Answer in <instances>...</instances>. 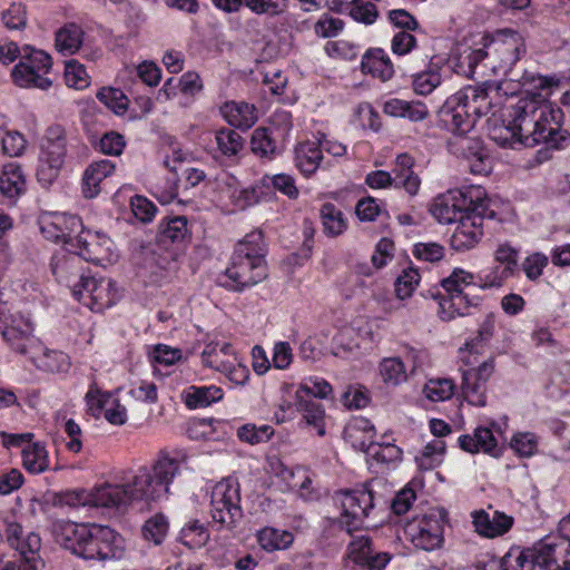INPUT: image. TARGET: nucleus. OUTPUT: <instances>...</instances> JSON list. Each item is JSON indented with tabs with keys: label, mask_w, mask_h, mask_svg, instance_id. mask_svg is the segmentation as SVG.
I'll return each mask as SVG.
<instances>
[{
	"label": "nucleus",
	"mask_w": 570,
	"mask_h": 570,
	"mask_svg": "<svg viewBox=\"0 0 570 570\" xmlns=\"http://www.w3.org/2000/svg\"><path fill=\"white\" fill-rule=\"evenodd\" d=\"M344 28L343 20L324 13L315 23L314 31L322 38H334Z\"/></svg>",
	"instance_id": "nucleus-60"
},
{
	"label": "nucleus",
	"mask_w": 570,
	"mask_h": 570,
	"mask_svg": "<svg viewBox=\"0 0 570 570\" xmlns=\"http://www.w3.org/2000/svg\"><path fill=\"white\" fill-rule=\"evenodd\" d=\"M332 393V386L323 379H309L296 391V399H325Z\"/></svg>",
	"instance_id": "nucleus-49"
},
{
	"label": "nucleus",
	"mask_w": 570,
	"mask_h": 570,
	"mask_svg": "<svg viewBox=\"0 0 570 570\" xmlns=\"http://www.w3.org/2000/svg\"><path fill=\"white\" fill-rule=\"evenodd\" d=\"M337 500L342 508L338 522L348 534H352L353 531L363 527H368L370 524L366 523V519L374 514L380 503L374 492L366 487L351 491H342L337 493Z\"/></svg>",
	"instance_id": "nucleus-8"
},
{
	"label": "nucleus",
	"mask_w": 570,
	"mask_h": 570,
	"mask_svg": "<svg viewBox=\"0 0 570 570\" xmlns=\"http://www.w3.org/2000/svg\"><path fill=\"white\" fill-rule=\"evenodd\" d=\"M454 383L449 379L431 380L424 387L425 396L433 402L451 399L454 393Z\"/></svg>",
	"instance_id": "nucleus-53"
},
{
	"label": "nucleus",
	"mask_w": 570,
	"mask_h": 570,
	"mask_svg": "<svg viewBox=\"0 0 570 570\" xmlns=\"http://www.w3.org/2000/svg\"><path fill=\"white\" fill-rule=\"evenodd\" d=\"M3 535L8 544L18 551L21 560L29 566V570H40L47 566L39 534L29 532L24 537L21 524L14 521H6Z\"/></svg>",
	"instance_id": "nucleus-14"
},
{
	"label": "nucleus",
	"mask_w": 570,
	"mask_h": 570,
	"mask_svg": "<svg viewBox=\"0 0 570 570\" xmlns=\"http://www.w3.org/2000/svg\"><path fill=\"white\" fill-rule=\"evenodd\" d=\"M109 244L110 240L106 237H100L89 230H81L79 235L75 236L73 246L70 250L77 254L81 262L101 264L107 258Z\"/></svg>",
	"instance_id": "nucleus-20"
},
{
	"label": "nucleus",
	"mask_w": 570,
	"mask_h": 570,
	"mask_svg": "<svg viewBox=\"0 0 570 570\" xmlns=\"http://www.w3.org/2000/svg\"><path fill=\"white\" fill-rule=\"evenodd\" d=\"M22 461L28 472L39 474L48 469V452L39 442L28 444L22 450Z\"/></svg>",
	"instance_id": "nucleus-37"
},
{
	"label": "nucleus",
	"mask_w": 570,
	"mask_h": 570,
	"mask_svg": "<svg viewBox=\"0 0 570 570\" xmlns=\"http://www.w3.org/2000/svg\"><path fill=\"white\" fill-rule=\"evenodd\" d=\"M289 0H244V4L256 14L276 17L284 13Z\"/></svg>",
	"instance_id": "nucleus-48"
},
{
	"label": "nucleus",
	"mask_w": 570,
	"mask_h": 570,
	"mask_svg": "<svg viewBox=\"0 0 570 570\" xmlns=\"http://www.w3.org/2000/svg\"><path fill=\"white\" fill-rule=\"evenodd\" d=\"M65 79L69 87L76 89H83L89 85L85 67L76 60L66 63Z\"/></svg>",
	"instance_id": "nucleus-58"
},
{
	"label": "nucleus",
	"mask_w": 570,
	"mask_h": 570,
	"mask_svg": "<svg viewBox=\"0 0 570 570\" xmlns=\"http://www.w3.org/2000/svg\"><path fill=\"white\" fill-rule=\"evenodd\" d=\"M273 434L274 429L267 424L261 426H256L255 424H244L237 431L239 440L252 445L267 442Z\"/></svg>",
	"instance_id": "nucleus-47"
},
{
	"label": "nucleus",
	"mask_w": 570,
	"mask_h": 570,
	"mask_svg": "<svg viewBox=\"0 0 570 570\" xmlns=\"http://www.w3.org/2000/svg\"><path fill=\"white\" fill-rule=\"evenodd\" d=\"M83 31L75 23L66 24L56 33V47L65 55H73L82 45Z\"/></svg>",
	"instance_id": "nucleus-35"
},
{
	"label": "nucleus",
	"mask_w": 570,
	"mask_h": 570,
	"mask_svg": "<svg viewBox=\"0 0 570 570\" xmlns=\"http://www.w3.org/2000/svg\"><path fill=\"white\" fill-rule=\"evenodd\" d=\"M97 98L117 115H122L128 109L129 99L120 89L101 88L97 92Z\"/></svg>",
	"instance_id": "nucleus-46"
},
{
	"label": "nucleus",
	"mask_w": 570,
	"mask_h": 570,
	"mask_svg": "<svg viewBox=\"0 0 570 570\" xmlns=\"http://www.w3.org/2000/svg\"><path fill=\"white\" fill-rule=\"evenodd\" d=\"M50 265L57 281L69 287L72 295L80 301L83 297L80 284L87 277L82 271L80 257L68 249V252L55 254Z\"/></svg>",
	"instance_id": "nucleus-15"
},
{
	"label": "nucleus",
	"mask_w": 570,
	"mask_h": 570,
	"mask_svg": "<svg viewBox=\"0 0 570 570\" xmlns=\"http://www.w3.org/2000/svg\"><path fill=\"white\" fill-rule=\"evenodd\" d=\"M472 517L476 532L488 538L503 535L513 525V518L499 511L490 514L484 510H479L473 512Z\"/></svg>",
	"instance_id": "nucleus-22"
},
{
	"label": "nucleus",
	"mask_w": 570,
	"mask_h": 570,
	"mask_svg": "<svg viewBox=\"0 0 570 570\" xmlns=\"http://www.w3.org/2000/svg\"><path fill=\"white\" fill-rule=\"evenodd\" d=\"M499 35L505 36V39H493L488 48L491 50V56H498L501 60V68H511L520 58V53L524 49L519 43V35L512 30H505Z\"/></svg>",
	"instance_id": "nucleus-24"
},
{
	"label": "nucleus",
	"mask_w": 570,
	"mask_h": 570,
	"mask_svg": "<svg viewBox=\"0 0 570 570\" xmlns=\"http://www.w3.org/2000/svg\"><path fill=\"white\" fill-rule=\"evenodd\" d=\"M474 276L460 268H455L452 274L441 281L442 287L446 292V297L440 301L439 314L443 321H451L456 316H463L473 303L469 299L464 287L473 283Z\"/></svg>",
	"instance_id": "nucleus-11"
},
{
	"label": "nucleus",
	"mask_w": 570,
	"mask_h": 570,
	"mask_svg": "<svg viewBox=\"0 0 570 570\" xmlns=\"http://www.w3.org/2000/svg\"><path fill=\"white\" fill-rule=\"evenodd\" d=\"M537 446V436L530 432L517 433L511 440V448L521 456L533 455Z\"/></svg>",
	"instance_id": "nucleus-63"
},
{
	"label": "nucleus",
	"mask_w": 570,
	"mask_h": 570,
	"mask_svg": "<svg viewBox=\"0 0 570 570\" xmlns=\"http://www.w3.org/2000/svg\"><path fill=\"white\" fill-rule=\"evenodd\" d=\"M490 200L479 203L472 212L461 215L451 236V247L456 252H466L475 247L483 236V219L494 218L495 212L489 207Z\"/></svg>",
	"instance_id": "nucleus-13"
},
{
	"label": "nucleus",
	"mask_w": 570,
	"mask_h": 570,
	"mask_svg": "<svg viewBox=\"0 0 570 570\" xmlns=\"http://www.w3.org/2000/svg\"><path fill=\"white\" fill-rule=\"evenodd\" d=\"M487 199L485 191L481 187L449 190L433 199L430 213L439 223L452 224L459 222L461 215L472 212V207Z\"/></svg>",
	"instance_id": "nucleus-7"
},
{
	"label": "nucleus",
	"mask_w": 570,
	"mask_h": 570,
	"mask_svg": "<svg viewBox=\"0 0 570 570\" xmlns=\"http://www.w3.org/2000/svg\"><path fill=\"white\" fill-rule=\"evenodd\" d=\"M163 239L171 243H180L188 235L187 219L184 216H175L163 222L159 227Z\"/></svg>",
	"instance_id": "nucleus-45"
},
{
	"label": "nucleus",
	"mask_w": 570,
	"mask_h": 570,
	"mask_svg": "<svg viewBox=\"0 0 570 570\" xmlns=\"http://www.w3.org/2000/svg\"><path fill=\"white\" fill-rule=\"evenodd\" d=\"M114 283L109 278H99L87 276L80 284L83 291V297L80 299L90 309L101 312L115 304L116 292L112 288Z\"/></svg>",
	"instance_id": "nucleus-17"
},
{
	"label": "nucleus",
	"mask_w": 570,
	"mask_h": 570,
	"mask_svg": "<svg viewBox=\"0 0 570 570\" xmlns=\"http://www.w3.org/2000/svg\"><path fill=\"white\" fill-rule=\"evenodd\" d=\"M265 245L259 230L248 233L240 240L232 255L230 264L226 268V276L233 284L234 291L256 285L267 276L265 264Z\"/></svg>",
	"instance_id": "nucleus-5"
},
{
	"label": "nucleus",
	"mask_w": 570,
	"mask_h": 570,
	"mask_svg": "<svg viewBox=\"0 0 570 570\" xmlns=\"http://www.w3.org/2000/svg\"><path fill=\"white\" fill-rule=\"evenodd\" d=\"M439 117L445 128L458 135L459 140L455 144L462 156L468 159H475L470 166L471 171L474 174L485 173L484 158L487 156L481 142L476 139L464 137L473 128L476 119L471 115L466 105L459 101L456 94L446 99L439 110Z\"/></svg>",
	"instance_id": "nucleus-6"
},
{
	"label": "nucleus",
	"mask_w": 570,
	"mask_h": 570,
	"mask_svg": "<svg viewBox=\"0 0 570 570\" xmlns=\"http://www.w3.org/2000/svg\"><path fill=\"white\" fill-rule=\"evenodd\" d=\"M348 558L360 567L367 570H382L391 560V554L376 552L372 547V540L367 535L355 537L348 544Z\"/></svg>",
	"instance_id": "nucleus-18"
},
{
	"label": "nucleus",
	"mask_w": 570,
	"mask_h": 570,
	"mask_svg": "<svg viewBox=\"0 0 570 570\" xmlns=\"http://www.w3.org/2000/svg\"><path fill=\"white\" fill-rule=\"evenodd\" d=\"M518 250L509 244H501L495 250V261L504 264L505 266L500 272V275L495 272L493 276H487V285L494 287L501 286L503 281L510 277L517 267L518 263Z\"/></svg>",
	"instance_id": "nucleus-31"
},
{
	"label": "nucleus",
	"mask_w": 570,
	"mask_h": 570,
	"mask_svg": "<svg viewBox=\"0 0 570 570\" xmlns=\"http://www.w3.org/2000/svg\"><path fill=\"white\" fill-rule=\"evenodd\" d=\"M379 370L383 382L390 386H397L407 379L405 365L399 357L383 358Z\"/></svg>",
	"instance_id": "nucleus-40"
},
{
	"label": "nucleus",
	"mask_w": 570,
	"mask_h": 570,
	"mask_svg": "<svg viewBox=\"0 0 570 570\" xmlns=\"http://www.w3.org/2000/svg\"><path fill=\"white\" fill-rule=\"evenodd\" d=\"M441 83V76L435 70L421 71L413 75V89L417 95H429Z\"/></svg>",
	"instance_id": "nucleus-55"
},
{
	"label": "nucleus",
	"mask_w": 570,
	"mask_h": 570,
	"mask_svg": "<svg viewBox=\"0 0 570 570\" xmlns=\"http://www.w3.org/2000/svg\"><path fill=\"white\" fill-rule=\"evenodd\" d=\"M86 402L89 413L95 417H99L111 402V395L101 393L96 384H91L86 394Z\"/></svg>",
	"instance_id": "nucleus-56"
},
{
	"label": "nucleus",
	"mask_w": 570,
	"mask_h": 570,
	"mask_svg": "<svg viewBox=\"0 0 570 570\" xmlns=\"http://www.w3.org/2000/svg\"><path fill=\"white\" fill-rule=\"evenodd\" d=\"M220 112L225 120L233 127L249 129L257 121L256 108L247 102H226Z\"/></svg>",
	"instance_id": "nucleus-26"
},
{
	"label": "nucleus",
	"mask_w": 570,
	"mask_h": 570,
	"mask_svg": "<svg viewBox=\"0 0 570 570\" xmlns=\"http://www.w3.org/2000/svg\"><path fill=\"white\" fill-rule=\"evenodd\" d=\"M366 453L377 462L393 463L401 461L403 452L390 441H382L380 443L371 442Z\"/></svg>",
	"instance_id": "nucleus-43"
},
{
	"label": "nucleus",
	"mask_w": 570,
	"mask_h": 570,
	"mask_svg": "<svg viewBox=\"0 0 570 570\" xmlns=\"http://www.w3.org/2000/svg\"><path fill=\"white\" fill-rule=\"evenodd\" d=\"M563 112L554 104L540 97L525 96L514 105L505 106L501 114L502 127L494 128L492 139L502 147L521 144L533 147L544 144L560 149L570 140L562 130Z\"/></svg>",
	"instance_id": "nucleus-1"
},
{
	"label": "nucleus",
	"mask_w": 570,
	"mask_h": 570,
	"mask_svg": "<svg viewBox=\"0 0 570 570\" xmlns=\"http://www.w3.org/2000/svg\"><path fill=\"white\" fill-rule=\"evenodd\" d=\"M444 450V442L434 440L424 446L421 455L416 456L415 460L421 469H432L438 462V456L442 455Z\"/></svg>",
	"instance_id": "nucleus-57"
},
{
	"label": "nucleus",
	"mask_w": 570,
	"mask_h": 570,
	"mask_svg": "<svg viewBox=\"0 0 570 570\" xmlns=\"http://www.w3.org/2000/svg\"><path fill=\"white\" fill-rule=\"evenodd\" d=\"M296 406L298 411L303 412V419L308 425L317 429V434L323 436L324 429V407L321 403L313 399H296Z\"/></svg>",
	"instance_id": "nucleus-39"
},
{
	"label": "nucleus",
	"mask_w": 570,
	"mask_h": 570,
	"mask_svg": "<svg viewBox=\"0 0 570 570\" xmlns=\"http://www.w3.org/2000/svg\"><path fill=\"white\" fill-rule=\"evenodd\" d=\"M218 149L224 156H236L244 147V139L234 129L223 128L216 132Z\"/></svg>",
	"instance_id": "nucleus-42"
},
{
	"label": "nucleus",
	"mask_w": 570,
	"mask_h": 570,
	"mask_svg": "<svg viewBox=\"0 0 570 570\" xmlns=\"http://www.w3.org/2000/svg\"><path fill=\"white\" fill-rule=\"evenodd\" d=\"M53 535L63 549L85 560H119L125 556L122 538L108 525L61 522L55 524Z\"/></svg>",
	"instance_id": "nucleus-3"
},
{
	"label": "nucleus",
	"mask_w": 570,
	"mask_h": 570,
	"mask_svg": "<svg viewBox=\"0 0 570 570\" xmlns=\"http://www.w3.org/2000/svg\"><path fill=\"white\" fill-rule=\"evenodd\" d=\"M115 168V164L107 159L90 164L82 175L83 196L88 199L97 197L101 190V181L112 175Z\"/></svg>",
	"instance_id": "nucleus-25"
},
{
	"label": "nucleus",
	"mask_w": 570,
	"mask_h": 570,
	"mask_svg": "<svg viewBox=\"0 0 570 570\" xmlns=\"http://www.w3.org/2000/svg\"><path fill=\"white\" fill-rule=\"evenodd\" d=\"M210 514L215 522L233 528L243 518L239 485L232 479H224L212 490Z\"/></svg>",
	"instance_id": "nucleus-10"
},
{
	"label": "nucleus",
	"mask_w": 570,
	"mask_h": 570,
	"mask_svg": "<svg viewBox=\"0 0 570 570\" xmlns=\"http://www.w3.org/2000/svg\"><path fill=\"white\" fill-rule=\"evenodd\" d=\"M419 282L420 274L417 269L413 267L404 269L395 282V293L397 297L401 299L410 297L419 285Z\"/></svg>",
	"instance_id": "nucleus-54"
},
{
	"label": "nucleus",
	"mask_w": 570,
	"mask_h": 570,
	"mask_svg": "<svg viewBox=\"0 0 570 570\" xmlns=\"http://www.w3.org/2000/svg\"><path fill=\"white\" fill-rule=\"evenodd\" d=\"M363 73H371L382 81L390 80L394 75L393 63L383 49H372L364 53L361 62Z\"/></svg>",
	"instance_id": "nucleus-27"
},
{
	"label": "nucleus",
	"mask_w": 570,
	"mask_h": 570,
	"mask_svg": "<svg viewBox=\"0 0 570 570\" xmlns=\"http://www.w3.org/2000/svg\"><path fill=\"white\" fill-rule=\"evenodd\" d=\"M250 148L255 155L272 158L278 153L276 141L267 128H256L252 135Z\"/></svg>",
	"instance_id": "nucleus-41"
},
{
	"label": "nucleus",
	"mask_w": 570,
	"mask_h": 570,
	"mask_svg": "<svg viewBox=\"0 0 570 570\" xmlns=\"http://www.w3.org/2000/svg\"><path fill=\"white\" fill-rule=\"evenodd\" d=\"M67 155L66 130L60 125H52L46 130L41 145L40 164L37 169L39 183L43 186L57 179Z\"/></svg>",
	"instance_id": "nucleus-9"
},
{
	"label": "nucleus",
	"mask_w": 570,
	"mask_h": 570,
	"mask_svg": "<svg viewBox=\"0 0 570 570\" xmlns=\"http://www.w3.org/2000/svg\"><path fill=\"white\" fill-rule=\"evenodd\" d=\"M21 60L12 70V77L20 87L48 89L51 81L45 77L51 68V58L42 50L26 46Z\"/></svg>",
	"instance_id": "nucleus-12"
},
{
	"label": "nucleus",
	"mask_w": 570,
	"mask_h": 570,
	"mask_svg": "<svg viewBox=\"0 0 570 570\" xmlns=\"http://www.w3.org/2000/svg\"><path fill=\"white\" fill-rule=\"evenodd\" d=\"M39 370L50 373L67 372L70 367L69 356L56 350L43 348L32 362Z\"/></svg>",
	"instance_id": "nucleus-34"
},
{
	"label": "nucleus",
	"mask_w": 570,
	"mask_h": 570,
	"mask_svg": "<svg viewBox=\"0 0 570 570\" xmlns=\"http://www.w3.org/2000/svg\"><path fill=\"white\" fill-rule=\"evenodd\" d=\"M413 158L407 154H402L396 157L395 167L392 170L394 186L404 188L410 195H416L421 180L417 175L414 174Z\"/></svg>",
	"instance_id": "nucleus-28"
},
{
	"label": "nucleus",
	"mask_w": 570,
	"mask_h": 570,
	"mask_svg": "<svg viewBox=\"0 0 570 570\" xmlns=\"http://www.w3.org/2000/svg\"><path fill=\"white\" fill-rule=\"evenodd\" d=\"M293 540L294 535L291 532L272 527H266L258 532V542L266 551L286 549Z\"/></svg>",
	"instance_id": "nucleus-38"
},
{
	"label": "nucleus",
	"mask_w": 570,
	"mask_h": 570,
	"mask_svg": "<svg viewBox=\"0 0 570 570\" xmlns=\"http://www.w3.org/2000/svg\"><path fill=\"white\" fill-rule=\"evenodd\" d=\"M168 531L167 519L163 514H156L147 520L141 529L142 537L147 541L160 544Z\"/></svg>",
	"instance_id": "nucleus-50"
},
{
	"label": "nucleus",
	"mask_w": 570,
	"mask_h": 570,
	"mask_svg": "<svg viewBox=\"0 0 570 570\" xmlns=\"http://www.w3.org/2000/svg\"><path fill=\"white\" fill-rule=\"evenodd\" d=\"M494 372V358L490 357L475 368L462 373V394L464 400L475 406L487 403L485 384Z\"/></svg>",
	"instance_id": "nucleus-16"
},
{
	"label": "nucleus",
	"mask_w": 570,
	"mask_h": 570,
	"mask_svg": "<svg viewBox=\"0 0 570 570\" xmlns=\"http://www.w3.org/2000/svg\"><path fill=\"white\" fill-rule=\"evenodd\" d=\"M33 333V325L29 320L20 318L13 321V324L7 326L2 331L3 338L10 344V346H21L26 337Z\"/></svg>",
	"instance_id": "nucleus-51"
},
{
	"label": "nucleus",
	"mask_w": 570,
	"mask_h": 570,
	"mask_svg": "<svg viewBox=\"0 0 570 570\" xmlns=\"http://www.w3.org/2000/svg\"><path fill=\"white\" fill-rule=\"evenodd\" d=\"M340 12L347 13L355 21L365 24L374 23L379 16L376 6L363 0H343Z\"/></svg>",
	"instance_id": "nucleus-33"
},
{
	"label": "nucleus",
	"mask_w": 570,
	"mask_h": 570,
	"mask_svg": "<svg viewBox=\"0 0 570 570\" xmlns=\"http://www.w3.org/2000/svg\"><path fill=\"white\" fill-rule=\"evenodd\" d=\"M81 225V220L78 216L61 214L43 219L40 229L47 239L62 242L71 247L75 242L72 234L76 233Z\"/></svg>",
	"instance_id": "nucleus-19"
},
{
	"label": "nucleus",
	"mask_w": 570,
	"mask_h": 570,
	"mask_svg": "<svg viewBox=\"0 0 570 570\" xmlns=\"http://www.w3.org/2000/svg\"><path fill=\"white\" fill-rule=\"evenodd\" d=\"M185 461L184 453L177 452L171 456L167 451H161L150 469L140 468L121 484L100 485L95 493L96 502L121 511L135 501H158L168 493L170 483Z\"/></svg>",
	"instance_id": "nucleus-2"
},
{
	"label": "nucleus",
	"mask_w": 570,
	"mask_h": 570,
	"mask_svg": "<svg viewBox=\"0 0 570 570\" xmlns=\"http://www.w3.org/2000/svg\"><path fill=\"white\" fill-rule=\"evenodd\" d=\"M125 146L126 142L124 136L116 131H108L104 134L98 142L99 151L110 156L121 155Z\"/></svg>",
	"instance_id": "nucleus-61"
},
{
	"label": "nucleus",
	"mask_w": 570,
	"mask_h": 570,
	"mask_svg": "<svg viewBox=\"0 0 570 570\" xmlns=\"http://www.w3.org/2000/svg\"><path fill=\"white\" fill-rule=\"evenodd\" d=\"M548 263L549 258L547 255L533 253L523 261L521 267L530 281H535L542 275V271Z\"/></svg>",
	"instance_id": "nucleus-64"
},
{
	"label": "nucleus",
	"mask_w": 570,
	"mask_h": 570,
	"mask_svg": "<svg viewBox=\"0 0 570 570\" xmlns=\"http://www.w3.org/2000/svg\"><path fill=\"white\" fill-rule=\"evenodd\" d=\"M323 159L318 142L305 141L295 148V166L304 176L313 175Z\"/></svg>",
	"instance_id": "nucleus-29"
},
{
	"label": "nucleus",
	"mask_w": 570,
	"mask_h": 570,
	"mask_svg": "<svg viewBox=\"0 0 570 570\" xmlns=\"http://www.w3.org/2000/svg\"><path fill=\"white\" fill-rule=\"evenodd\" d=\"M323 230L327 236L335 237L346 229L343 213L332 203H325L320 212Z\"/></svg>",
	"instance_id": "nucleus-36"
},
{
	"label": "nucleus",
	"mask_w": 570,
	"mask_h": 570,
	"mask_svg": "<svg viewBox=\"0 0 570 570\" xmlns=\"http://www.w3.org/2000/svg\"><path fill=\"white\" fill-rule=\"evenodd\" d=\"M26 189V180L21 167L14 164L4 166L0 176V191L11 203H14Z\"/></svg>",
	"instance_id": "nucleus-30"
},
{
	"label": "nucleus",
	"mask_w": 570,
	"mask_h": 570,
	"mask_svg": "<svg viewBox=\"0 0 570 570\" xmlns=\"http://www.w3.org/2000/svg\"><path fill=\"white\" fill-rule=\"evenodd\" d=\"M223 391L215 385H191L184 392L185 404L189 409L205 407L223 399Z\"/></svg>",
	"instance_id": "nucleus-32"
},
{
	"label": "nucleus",
	"mask_w": 570,
	"mask_h": 570,
	"mask_svg": "<svg viewBox=\"0 0 570 570\" xmlns=\"http://www.w3.org/2000/svg\"><path fill=\"white\" fill-rule=\"evenodd\" d=\"M4 27L9 30H22L27 26V9L20 2H12L1 16Z\"/></svg>",
	"instance_id": "nucleus-52"
},
{
	"label": "nucleus",
	"mask_w": 570,
	"mask_h": 570,
	"mask_svg": "<svg viewBox=\"0 0 570 570\" xmlns=\"http://www.w3.org/2000/svg\"><path fill=\"white\" fill-rule=\"evenodd\" d=\"M413 255L417 259L435 263L444 257V247L435 242L417 243L414 245Z\"/></svg>",
	"instance_id": "nucleus-62"
},
{
	"label": "nucleus",
	"mask_w": 570,
	"mask_h": 570,
	"mask_svg": "<svg viewBox=\"0 0 570 570\" xmlns=\"http://www.w3.org/2000/svg\"><path fill=\"white\" fill-rule=\"evenodd\" d=\"M446 512L444 509H431L417 521V529L429 530L431 533L443 534V523L445 522Z\"/></svg>",
	"instance_id": "nucleus-59"
},
{
	"label": "nucleus",
	"mask_w": 570,
	"mask_h": 570,
	"mask_svg": "<svg viewBox=\"0 0 570 570\" xmlns=\"http://www.w3.org/2000/svg\"><path fill=\"white\" fill-rule=\"evenodd\" d=\"M557 548L552 537H546L533 547L520 550L519 548L510 549L504 556L497 557L490 552L479 557L475 568L476 570H510L517 568H529L530 570L549 569L556 566L554 570H570L569 547L566 550L562 564H557Z\"/></svg>",
	"instance_id": "nucleus-4"
},
{
	"label": "nucleus",
	"mask_w": 570,
	"mask_h": 570,
	"mask_svg": "<svg viewBox=\"0 0 570 570\" xmlns=\"http://www.w3.org/2000/svg\"><path fill=\"white\" fill-rule=\"evenodd\" d=\"M209 539L207 529L199 521L195 520L184 527L179 540L190 549L203 547Z\"/></svg>",
	"instance_id": "nucleus-44"
},
{
	"label": "nucleus",
	"mask_w": 570,
	"mask_h": 570,
	"mask_svg": "<svg viewBox=\"0 0 570 570\" xmlns=\"http://www.w3.org/2000/svg\"><path fill=\"white\" fill-rule=\"evenodd\" d=\"M383 112L390 117L420 122L430 116L428 106L421 100H403L391 98L383 104Z\"/></svg>",
	"instance_id": "nucleus-23"
},
{
	"label": "nucleus",
	"mask_w": 570,
	"mask_h": 570,
	"mask_svg": "<svg viewBox=\"0 0 570 570\" xmlns=\"http://www.w3.org/2000/svg\"><path fill=\"white\" fill-rule=\"evenodd\" d=\"M490 90L497 91V88H493L491 85L483 83L481 86L464 87L455 94L459 97V101L466 105L471 115L476 119L481 116L488 115L493 108Z\"/></svg>",
	"instance_id": "nucleus-21"
}]
</instances>
